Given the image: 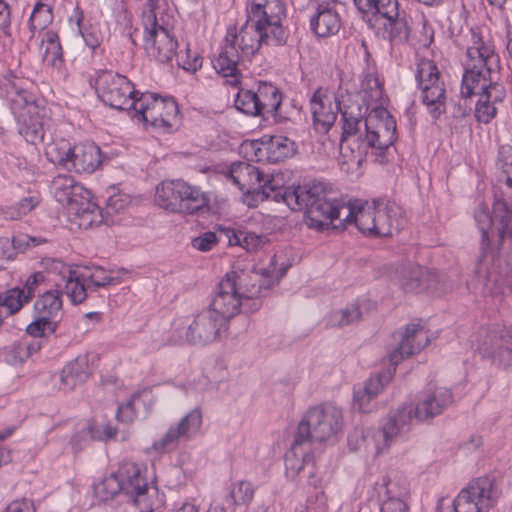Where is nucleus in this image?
Returning <instances> with one entry per match:
<instances>
[{"label": "nucleus", "instance_id": "6e6552de", "mask_svg": "<svg viewBox=\"0 0 512 512\" xmlns=\"http://www.w3.org/2000/svg\"><path fill=\"white\" fill-rule=\"evenodd\" d=\"M342 427L341 411L330 404L310 408L301 419L296 433L313 442H324L337 434Z\"/></svg>", "mask_w": 512, "mask_h": 512}, {"label": "nucleus", "instance_id": "0eeeda50", "mask_svg": "<svg viewBox=\"0 0 512 512\" xmlns=\"http://www.w3.org/2000/svg\"><path fill=\"white\" fill-rule=\"evenodd\" d=\"M397 335H399L401 341L390 354V362L393 368L369 378L362 389L363 394L358 396L360 401H363L364 398H367V401L373 400L383 390L384 386L391 381L396 365L404 358L419 353L430 341L420 322L406 325L404 332H398ZM363 404L361 402V406Z\"/></svg>", "mask_w": 512, "mask_h": 512}, {"label": "nucleus", "instance_id": "1a4fd4ad", "mask_svg": "<svg viewBox=\"0 0 512 512\" xmlns=\"http://www.w3.org/2000/svg\"><path fill=\"white\" fill-rule=\"evenodd\" d=\"M225 325L217 313L206 307L194 316L190 324L176 327L168 343L180 344L185 341L192 345H207L220 336Z\"/></svg>", "mask_w": 512, "mask_h": 512}, {"label": "nucleus", "instance_id": "c756f323", "mask_svg": "<svg viewBox=\"0 0 512 512\" xmlns=\"http://www.w3.org/2000/svg\"><path fill=\"white\" fill-rule=\"evenodd\" d=\"M257 100L260 116L264 118L273 117L275 122H282L285 118L280 113L282 94L280 90L271 83L261 82L257 89Z\"/></svg>", "mask_w": 512, "mask_h": 512}, {"label": "nucleus", "instance_id": "a878e982", "mask_svg": "<svg viewBox=\"0 0 512 512\" xmlns=\"http://www.w3.org/2000/svg\"><path fill=\"white\" fill-rule=\"evenodd\" d=\"M437 274L426 267L410 264L401 270L400 285L406 292H422L436 287Z\"/></svg>", "mask_w": 512, "mask_h": 512}, {"label": "nucleus", "instance_id": "393cba45", "mask_svg": "<svg viewBox=\"0 0 512 512\" xmlns=\"http://www.w3.org/2000/svg\"><path fill=\"white\" fill-rule=\"evenodd\" d=\"M115 474L121 486V493L134 504L147 493L148 483L142 476L141 469L135 463L123 462Z\"/></svg>", "mask_w": 512, "mask_h": 512}, {"label": "nucleus", "instance_id": "473e14b6", "mask_svg": "<svg viewBox=\"0 0 512 512\" xmlns=\"http://www.w3.org/2000/svg\"><path fill=\"white\" fill-rule=\"evenodd\" d=\"M183 180L161 182L156 188L155 201L162 208L178 213L179 197L185 193Z\"/></svg>", "mask_w": 512, "mask_h": 512}, {"label": "nucleus", "instance_id": "2f4dec72", "mask_svg": "<svg viewBox=\"0 0 512 512\" xmlns=\"http://www.w3.org/2000/svg\"><path fill=\"white\" fill-rule=\"evenodd\" d=\"M88 355H79L69 362L61 373V389L73 390L77 385L83 384L90 376Z\"/></svg>", "mask_w": 512, "mask_h": 512}, {"label": "nucleus", "instance_id": "ea45409f", "mask_svg": "<svg viewBox=\"0 0 512 512\" xmlns=\"http://www.w3.org/2000/svg\"><path fill=\"white\" fill-rule=\"evenodd\" d=\"M41 348V342L38 339H32L27 341L22 339L21 341L15 342L7 355V362L12 365L22 364L28 359L33 353H36Z\"/></svg>", "mask_w": 512, "mask_h": 512}, {"label": "nucleus", "instance_id": "20e7f679", "mask_svg": "<svg viewBox=\"0 0 512 512\" xmlns=\"http://www.w3.org/2000/svg\"><path fill=\"white\" fill-rule=\"evenodd\" d=\"M288 199L290 202L299 203L298 211L305 210L310 228L323 230L331 224L334 229H344V213L346 219L352 216L350 206L338 200L332 190L322 182L299 185L288 194Z\"/></svg>", "mask_w": 512, "mask_h": 512}, {"label": "nucleus", "instance_id": "a19ab883", "mask_svg": "<svg viewBox=\"0 0 512 512\" xmlns=\"http://www.w3.org/2000/svg\"><path fill=\"white\" fill-rule=\"evenodd\" d=\"M66 294L74 304L82 303L93 292L91 286L81 279V272L69 271L66 283Z\"/></svg>", "mask_w": 512, "mask_h": 512}, {"label": "nucleus", "instance_id": "09e8293b", "mask_svg": "<svg viewBox=\"0 0 512 512\" xmlns=\"http://www.w3.org/2000/svg\"><path fill=\"white\" fill-rule=\"evenodd\" d=\"M361 13L388 15L394 11L397 0H353Z\"/></svg>", "mask_w": 512, "mask_h": 512}, {"label": "nucleus", "instance_id": "7ed1b4c3", "mask_svg": "<svg viewBox=\"0 0 512 512\" xmlns=\"http://www.w3.org/2000/svg\"><path fill=\"white\" fill-rule=\"evenodd\" d=\"M472 45L467 48L468 62L462 78L461 95L470 98L481 95L482 98L496 104L506 97V90L495 78V68H499V58L494 48L485 43L481 36L471 31Z\"/></svg>", "mask_w": 512, "mask_h": 512}, {"label": "nucleus", "instance_id": "4c0bfd02", "mask_svg": "<svg viewBox=\"0 0 512 512\" xmlns=\"http://www.w3.org/2000/svg\"><path fill=\"white\" fill-rule=\"evenodd\" d=\"M286 16L285 5L282 0H270L261 10L253 12L250 17L251 21H256L263 25L279 24Z\"/></svg>", "mask_w": 512, "mask_h": 512}, {"label": "nucleus", "instance_id": "dca6fc26", "mask_svg": "<svg viewBox=\"0 0 512 512\" xmlns=\"http://www.w3.org/2000/svg\"><path fill=\"white\" fill-rule=\"evenodd\" d=\"M145 22L144 49L147 55L160 63L170 62L176 55L178 41L167 27L159 25L152 14Z\"/></svg>", "mask_w": 512, "mask_h": 512}, {"label": "nucleus", "instance_id": "5fc2aeb1", "mask_svg": "<svg viewBox=\"0 0 512 512\" xmlns=\"http://www.w3.org/2000/svg\"><path fill=\"white\" fill-rule=\"evenodd\" d=\"M56 327L57 323L55 321L45 318V316L37 315L36 319L27 326L26 332L36 339L44 337L46 332L49 334L54 333Z\"/></svg>", "mask_w": 512, "mask_h": 512}, {"label": "nucleus", "instance_id": "58836bf2", "mask_svg": "<svg viewBox=\"0 0 512 512\" xmlns=\"http://www.w3.org/2000/svg\"><path fill=\"white\" fill-rule=\"evenodd\" d=\"M225 234L230 245L241 246L249 252L257 250L266 243L265 237L254 232L227 229Z\"/></svg>", "mask_w": 512, "mask_h": 512}, {"label": "nucleus", "instance_id": "69168bd1", "mask_svg": "<svg viewBox=\"0 0 512 512\" xmlns=\"http://www.w3.org/2000/svg\"><path fill=\"white\" fill-rule=\"evenodd\" d=\"M11 11L9 5L3 0L0 1V33L11 38Z\"/></svg>", "mask_w": 512, "mask_h": 512}, {"label": "nucleus", "instance_id": "13d9d810", "mask_svg": "<svg viewBox=\"0 0 512 512\" xmlns=\"http://www.w3.org/2000/svg\"><path fill=\"white\" fill-rule=\"evenodd\" d=\"M46 276L43 272H35L31 274L25 281L24 287L20 289L23 291L26 302L28 303L39 291L40 287L45 283Z\"/></svg>", "mask_w": 512, "mask_h": 512}, {"label": "nucleus", "instance_id": "37998d69", "mask_svg": "<svg viewBox=\"0 0 512 512\" xmlns=\"http://www.w3.org/2000/svg\"><path fill=\"white\" fill-rule=\"evenodd\" d=\"M273 181V179L268 178L267 181L263 184V187L258 196H260L262 200L272 199L276 202L283 201L291 210L298 211L299 203L295 201L290 202L288 199V194H290L292 191H295L297 187L277 188L275 185H273Z\"/></svg>", "mask_w": 512, "mask_h": 512}, {"label": "nucleus", "instance_id": "5701e85b", "mask_svg": "<svg viewBox=\"0 0 512 512\" xmlns=\"http://www.w3.org/2000/svg\"><path fill=\"white\" fill-rule=\"evenodd\" d=\"M227 178L243 193L259 195L269 175H265L255 165L250 163L235 162L231 165Z\"/></svg>", "mask_w": 512, "mask_h": 512}, {"label": "nucleus", "instance_id": "f8f14e48", "mask_svg": "<svg viewBox=\"0 0 512 512\" xmlns=\"http://www.w3.org/2000/svg\"><path fill=\"white\" fill-rule=\"evenodd\" d=\"M416 80L422 92V101L431 116L439 118L445 112V88L440 73L432 60L422 59L417 65Z\"/></svg>", "mask_w": 512, "mask_h": 512}, {"label": "nucleus", "instance_id": "39448f33", "mask_svg": "<svg viewBox=\"0 0 512 512\" xmlns=\"http://www.w3.org/2000/svg\"><path fill=\"white\" fill-rule=\"evenodd\" d=\"M265 37L267 35L263 32V26L259 22L251 21L250 17L238 33L236 27H229L224 46L218 57L212 61L217 73L227 78L229 85L237 87L241 83V73L238 69L240 54L236 46L243 57L250 58L259 51Z\"/></svg>", "mask_w": 512, "mask_h": 512}, {"label": "nucleus", "instance_id": "423d86ee", "mask_svg": "<svg viewBox=\"0 0 512 512\" xmlns=\"http://www.w3.org/2000/svg\"><path fill=\"white\" fill-rule=\"evenodd\" d=\"M57 202L66 207L67 213L82 229H89L104 221L100 208L91 201V193L70 175H58L52 181Z\"/></svg>", "mask_w": 512, "mask_h": 512}, {"label": "nucleus", "instance_id": "a211bd4d", "mask_svg": "<svg viewBox=\"0 0 512 512\" xmlns=\"http://www.w3.org/2000/svg\"><path fill=\"white\" fill-rule=\"evenodd\" d=\"M202 425V413L195 408L187 413L181 420L171 425L168 431L153 444V449L159 453L166 452L178 445L180 438L190 439L195 435Z\"/></svg>", "mask_w": 512, "mask_h": 512}, {"label": "nucleus", "instance_id": "774afa93", "mask_svg": "<svg viewBox=\"0 0 512 512\" xmlns=\"http://www.w3.org/2000/svg\"><path fill=\"white\" fill-rule=\"evenodd\" d=\"M14 248L10 239L7 237L0 238V269L5 268V264L14 260Z\"/></svg>", "mask_w": 512, "mask_h": 512}, {"label": "nucleus", "instance_id": "864d4df0", "mask_svg": "<svg viewBox=\"0 0 512 512\" xmlns=\"http://www.w3.org/2000/svg\"><path fill=\"white\" fill-rule=\"evenodd\" d=\"M94 493L102 501L113 499L116 495L121 493V486L119 485L115 472L95 484Z\"/></svg>", "mask_w": 512, "mask_h": 512}, {"label": "nucleus", "instance_id": "b1692460", "mask_svg": "<svg viewBox=\"0 0 512 512\" xmlns=\"http://www.w3.org/2000/svg\"><path fill=\"white\" fill-rule=\"evenodd\" d=\"M453 402V394L450 389L439 387L422 396L416 406H413V414L416 421L422 422L432 419L444 412Z\"/></svg>", "mask_w": 512, "mask_h": 512}, {"label": "nucleus", "instance_id": "79ce46f5", "mask_svg": "<svg viewBox=\"0 0 512 512\" xmlns=\"http://www.w3.org/2000/svg\"><path fill=\"white\" fill-rule=\"evenodd\" d=\"M254 497V488L248 481L237 482L230 493L226 495L222 502H224L228 508L235 510L236 505H246L252 501Z\"/></svg>", "mask_w": 512, "mask_h": 512}, {"label": "nucleus", "instance_id": "ddd939ff", "mask_svg": "<svg viewBox=\"0 0 512 512\" xmlns=\"http://www.w3.org/2000/svg\"><path fill=\"white\" fill-rule=\"evenodd\" d=\"M498 498L495 482L488 476L472 480L453 501L454 512H488Z\"/></svg>", "mask_w": 512, "mask_h": 512}, {"label": "nucleus", "instance_id": "338daca9", "mask_svg": "<svg viewBox=\"0 0 512 512\" xmlns=\"http://www.w3.org/2000/svg\"><path fill=\"white\" fill-rule=\"evenodd\" d=\"M380 512H409V507L400 498L388 497L381 503Z\"/></svg>", "mask_w": 512, "mask_h": 512}, {"label": "nucleus", "instance_id": "bb28decb", "mask_svg": "<svg viewBox=\"0 0 512 512\" xmlns=\"http://www.w3.org/2000/svg\"><path fill=\"white\" fill-rule=\"evenodd\" d=\"M102 163L101 150L94 143L75 144L69 170L77 173H93Z\"/></svg>", "mask_w": 512, "mask_h": 512}, {"label": "nucleus", "instance_id": "680f3d73", "mask_svg": "<svg viewBox=\"0 0 512 512\" xmlns=\"http://www.w3.org/2000/svg\"><path fill=\"white\" fill-rule=\"evenodd\" d=\"M218 238L214 232L208 231L192 240V247L201 252L210 251L217 243Z\"/></svg>", "mask_w": 512, "mask_h": 512}, {"label": "nucleus", "instance_id": "6e6d98bb", "mask_svg": "<svg viewBox=\"0 0 512 512\" xmlns=\"http://www.w3.org/2000/svg\"><path fill=\"white\" fill-rule=\"evenodd\" d=\"M263 32L267 35L265 40H263L266 44L281 46L286 43L287 34L281 23L263 25Z\"/></svg>", "mask_w": 512, "mask_h": 512}, {"label": "nucleus", "instance_id": "72a5a7b5", "mask_svg": "<svg viewBox=\"0 0 512 512\" xmlns=\"http://www.w3.org/2000/svg\"><path fill=\"white\" fill-rule=\"evenodd\" d=\"M183 190L185 193L179 197L178 213L191 215L209 209V199L198 187L184 182Z\"/></svg>", "mask_w": 512, "mask_h": 512}, {"label": "nucleus", "instance_id": "7c9ffc66", "mask_svg": "<svg viewBox=\"0 0 512 512\" xmlns=\"http://www.w3.org/2000/svg\"><path fill=\"white\" fill-rule=\"evenodd\" d=\"M340 25L339 14L329 3L319 4L317 13L310 20L312 31L319 37H327L337 33Z\"/></svg>", "mask_w": 512, "mask_h": 512}, {"label": "nucleus", "instance_id": "052dcab7", "mask_svg": "<svg viewBox=\"0 0 512 512\" xmlns=\"http://www.w3.org/2000/svg\"><path fill=\"white\" fill-rule=\"evenodd\" d=\"M190 49L187 48L185 53L177 54L176 53V61L179 67L183 68L188 72H196L202 66V59L198 55L192 56L190 54Z\"/></svg>", "mask_w": 512, "mask_h": 512}, {"label": "nucleus", "instance_id": "9d476101", "mask_svg": "<svg viewBox=\"0 0 512 512\" xmlns=\"http://www.w3.org/2000/svg\"><path fill=\"white\" fill-rule=\"evenodd\" d=\"M95 89L100 100L113 109L129 110L131 102L139 97L132 83L123 75L113 71H101L95 81Z\"/></svg>", "mask_w": 512, "mask_h": 512}, {"label": "nucleus", "instance_id": "0e129e2a", "mask_svg": "<svg viewBox=\"0 0 512 512\" xmlns=\"http://www.w3.org/2000/svg\"><path fill=\"white\" fill-rule=\"evenodd\" d=\"M128 204L129 200L125 195H112L107 199L105 213L107 216L117 214L124 210Z\"/></svg>", "mask_w": 512, "mask_h": 512}, {"label": "nucleus", "instance_id": "f704fd0d", "mask_svg": "<svg viewBox=\"0 0 512 512\" xmlns=\"http://www.w3.org/2000/svg\"><path fill=\"white\" fill-rule=\"evenodd\" d=\"M266 154L269 162L278 163L295 153V143L286 136L275 135L266 144Z\"/></svg>", "mask_w": 512, "mask_h": 512}, {"label": "nucleus", "instance_id": "4d7b16f0", "mask_svg": "<svg viewBox=\"0 0 512 512\" xmlns=\"http://www.w3.org/2000/svg\"><path fill=\"white\" fill-rule=\"evenodd\" d=\"M497 114V109L495 104L490 102L489 100L480 98L475 108V117L481 123L488 124L493 118H495Z\"/></svg>", "mask_w": 512, "mask_h": 512}, {"label": "nucleus", "instance_id": "6ab92c4d", "mask_svg": "<svg viewBox=\"0 0 512 512\" xmlns=\"http://www.w3.org/2000/svg\"><path fill=\"white\" fill-rule=\"evenodd\" d=\"M243 305V299L238 294L234 282L225 276L218 283L215 296L207 308L217 313L226 324L240 312Z\"/></svg>", "mask_w": 512, "mask_h": 512}, {"label": "nucleus", "instance_id": "f03ea898", "mask_svg": "<svg viewBox=\"0 0 512 512\" xmlns=\"http://www.w3.org/2000/svg\"><path fill=\"white\" fill-rule=\"evenodd\" d=\"M336 109L342 120L341 151L348 149L352 154L358 152L361 156L368 148L383 151L396 141V121L387 110L377 112L380 120L373 127L365 117L368 108L350 95L342 96V102L336 104Z\"/></svg>", "mask_w": 512, "mask_h": 512}, {"label": "nucleus", "instance_id": "9b49d317", "mask_svg": "<svg viewBox=\"0 0 512 512\" xmlns=\"http://www.w3.org/2000/svg\"><path fill=\"white\" fill-rule=\"evenodd\" d=\"M130 107H133L135 115L153 127L169 129L172 120L179 110L176 101L172 98L157 97L154 93H141L138 99H134Z\"/></svg>", "mask_w": 512, "mask_h": 512}, {"label": "nucleus", "instance_id": "f257e3e1", "mask_svg": "<svg viewBox=\"0 0 512 512\" xmlns=\"http://www.w3.org/2000/svg\"><path fill=\"white\" fill-rule=\"evenodd\" d=\"M502 220L494 210L492 217L484 206L475 211V221L481 233L475 275L483 285V292L490 295L501 293L512 276V244L508 245V237L502 234Z\"/></svg>", "mask_w": 512, "mask_h": 512}, {"label": "nucleus", "instance_id": "c03bdc74", "mask_svg": "<svg viewBox=\"0 0 512 512\" xmlns=\"http://www.w3.org/2000/svg\"><path fill=\"white\" fill-rule=\"evenodd\" d=\"M387 20L384 24L385 29L389 30L390 39L407 40L409 37L408 22L404 16H401L398 8V3L394 5L392 14L381 15Z\"/></svg>", "mask_w": 512, "mask_h": 512}, {"label": "nucleus", "instance_id": "de8ad7c7", "mask_svg": "<svg viewBox=\"0 0 512 512\" xmlns=\"http://www.w3.org/2000/svg\"><path fill=\"white\" fill-rule=\"evenodd\" d=\"M46 155L51 162L69 169L72 159V147L65 140H61L57 143L49 144L46 148Z\"/></svg>", "mask_w": 512, "mask_h": 512}, {"label": "nucleus", "instance_id": "412c9836", "mask_svg": "<svg viewBox=\"0 0 512 512\" xmlns=\"http://www.w3.org/2000/svg\"><path fill=\"white\" fill-rule=\"evenodd\" d=\"M225 276L234 282L235 288L243 301L258 298L263 288L269 289L274 284L270 276V268L250 273L231 271Z\"/></svg>", "mask_w": 512, "mask_h": 512}, {"label": "nucleus", "instance_id": "8fccbe9b", "mask_svg": "<svg viewBox=\"0 0 512 512\" xmlns=\"http://www.w3.org/2000/svg\"><path fill=\"white\" fill-rule=\"evenodd\" d=\"M53 14L52 8L42 2H37L31 13L29 19V28L32 33L35 31L44 30L50 23H52Z\"/></svg>", "mask_w": 512, "mask_h": 512}, {"label": "nucleus", "instance_id": "4468645a", "mask_svg": "<svg viewBox=\"0 0 512 512\" xmlns=\"http://www.w3.org/2000/svg\"><path fill=\"white\" fill-rule=\"evenodd\" d=\"M498 158L497 166L501 170L498 177L499 185L494 192V211L502 217V234L506 235L507 244L512 245V150Z\"/></svg>", "mask_w": 512, "mask_h": 512}, {"label": "nucleus", "instance_id": "603ef678", "mask_svg": "<svg viewBox=\"0 0 512 512\" xmlns=\"http://www.w3.org/2000/svg\"><path fill=\"white\" fill-rule=\"evenodd\" d=\"M43 41L46 42L44 60L54 67L60 66L62 63V47L58 34L49 30L45 33Z\"/></svg>", "mask_w": 512, "mask_h": 512}, {"label": "nucleus", "instance_id": "a18cd8bd", "mask_svg": "<svg viewBox=\"0 0 512 512\" xmlns=\"http://www.w3.org/2000/svg\"><path fill=\"white\" fill-rule=\"evenodd\" d=\"M81 279L91 286L93 292L100 287H106L118 283L117 278L109 276L106 271L99 266L84 267L83 271H81Z\"/></svg>", "mask_w": 512, "mask_h": 512}, {"label": "nucleus", "instance_id": "bf43d9fd", "mask_svg": "<svg viewBox=\"0 0 512 512\" xmlns=\"http://www.w3.org/2000/svg\"><path fill=\"white\" fill-rule=\"evenodd\" d=\"M139 400L140 395L135 393L125 404L120 405L117 409V419L125 423L132 422L137 416L135 404Z\"/></svg>", "mask_w": 512, "mask_h": 512}, {"label": "nucleus", "instance_id": "49530a36", "mask_svg": "<svg viewBox=\"0 0 512 512\" xmlns=\"http://www.w3.org/2000/svg\"><path fill=\"white\" fill-rule=\"evenodd\" d=\"M361 316L359 305L351 303L343 309L331 312L327 324L331 327H344L359 321Z\"/></svg>", "mask_w": 512, "mask_h": 512}, {"label": "nucleus", "instance_id": "c85d7f7f", "mask_svg": "<svg viewBox=\"0 0 512 512\" xmlns=\"http://www.w3.org/2000/svg\"><path fill=\"white\" fill-rule=\"evenodd\" d=\"M311 446L306 439L295 433L291 447L285 454V469L288 477L294 478L305 465L312 463Z\"/></svg>", "mask_w": 512, "mask_h": 512}, {"label": "nucleus", "instance_id": "cd10ccee", "mask_svg": "<svg viewBox=\"0 0 512 512\" xmlns=\"http://www.w3.org/2000/svg\"><path fill=\"white\" fill-rule=\"evenodd\" d=\"M484 355L507 368L512 365V329L503 328L491 336V344L484 343Z\"/></svg>", "mask_w": 512, "mask_h": 512}, {"label": "nucleus", "instance_id": "e2e57ef3", "mask_svg": "<svg viewBox=\"0 0 512 512\" xmlns=\"http://www.w3.org/2000/svg\"><path fill=\"white\" fill-rule=\"evenodd\" d=\"M39 204V198L36 196H28L21 199L11 213L12 218H21L28 214Z\"/></svg>", "mask_w": 512, "mask_h": 512}, {"label": "nucleus", "instance_id": "e433bc0d", "mask_svg": "<svg viewBox=\"0 0 512 512\" xmlns=\"http://www.w3.org/2000/svg\"><path fill=\"white\" fill-rule=\"evenodd\" d=\"M352 216L346 219V213H344L342 222L346 224L354 223L356 227L363 234L375 235V212L374 205H367L366 207L359 208L356 212L354 208L350 206Z\"/></svg>", "mask_w": 512, "mask_h": 512}, {"label": "nucleus", "instance_id": "c9c22d12", "mask_svg": "<svg viewBox=\"0 0 512 512\" xmlns=\"http://www.w3.org/2000/svg\"><path fill=\"white\" fill-rule=\"evenodd\" d=\"M61 293L59 290L50 289L41 293L34 303L36 315L45 316L52 320L62 307Z\"/></svg>", "mask_w": 512, "mask_h": 512}, {"label": "nucleus", "instance_id": "2eb2a0df", "mask_svg": "<svg viewBox=\"0 0 512 512\" xmlns=\"http://www.w3.org/2000/svg\"><path fill=\"white\" fill-rule=\"evenodd\" d=\"M414 419L411 404L390 411L383 426L373 433L375 455L386 453L392 444L403 438L409 432Z\"/></svg>", "mask_w": 512, "mask_h": 512}, {"label": "nucleus", "instance_id": "aec40b11", "mask_svg": "<svg viewBox=\"0 0 512 512\" xmlns=\"http://www.w3.org/2000/svg\"><path fill=\"white\" fill-rule=\"evenodd\" d=\"M375 236L386 237L398 233L405 225L401 207L384 198L373 199Z\"/></svg>", "mask_w": 512, "mask_h": 512}, {"label": "nucleus", "instance_id": "4be33fe9", "mask_svg": "<svg viewBox=\"0 0 512 512\" xmlns=\"http://www.w3.org/2000/svg\"><path fill=\"white\" fill-rule=\"evenodd\" d=\"M342 102L332 95L327 94L322 89H317L310 99V109L313 116V122L316 129L322 133H327L336 121V104Z\"/></svg>", "mask_w": 512, "mask_h": 512}, {"label": "nucleus", "instance_id": "f3484780", "mask_svg": "<svg viewBox=\"0 0 512 512\" xmlns=\"http://www.w3.org/2000/svg\"><path fill=\"white\" fill-rule=\"evenodd\" d=\"M18 126V132L29 143L44 141L45 131L39 107L34 100L18 95L12 105Z\"/></svg>", "mask_w": 512, "mask_h": 512}, {"label": "nucleus", "instance_id": "3c124183", "mask_svg": "<svg viewBox=\"0 0 512 512\" xmlns=\"http://www.w3.org/2000/svg\"><path fill=\"white\" fill-rule=\"evenodd\" d=\"M237 110L249 116H260L257 91L240 89L234 101Z\"/></svg>", "mask_w": 512, "mask_h": 512}]
</instances>
